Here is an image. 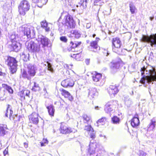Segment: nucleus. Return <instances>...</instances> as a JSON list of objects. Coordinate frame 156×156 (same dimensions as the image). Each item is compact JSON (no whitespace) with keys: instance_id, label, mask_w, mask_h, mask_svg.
Here are the masks:
<instances>
[{"instance_id":"43","label":"nucleus","mask_w":156,"mask_h":156,"mask_svg":"<svg viewBox=\"0 0 156 156\" xmlns=\"http://www.w3.org/2000/svg\"><path fill=\"white\" fill-rule=\"evenodd\" d=\"M47 63L48 64V69L51 72H53V69L52 68L51 65V64L48 62H47Z\"/></svg>"},{"instance_id":"56","label":"nucleus","mask_w":156,"mask_h":156,"mask_svg":"<svg viewBox=\"0 0 156 156\" xmlns=\"http://www.w3.org/2000/svg\"><path fill=\"white\" fill-rule=\"evenodd\" d=\"M96 36V34H94L92 35V37H94L95 36Z\"/></svg>"},{"instance_id":"31","label":"nucleus","mask_w":156,"mask_h":156,"mask_svg":"<svg viewBox=\"0 0 156 156\" xmlns=\"http://www.w3.org/2000/svg\"><path fill=\"white\" fill-rule=\"evenodd\" d=\"M156 121L155 119H152L151 120V122L147 127V129L149 131L153 130L156 126Z\"/></svg>"},{"instance_id":"8","label":"nucleus","mask_w":156,"mask_h":156,"mask_svg":"<svg viewBox=\"0 0 156 156\" xmlns=\"http://www.w3.org/2000/svg\"><path fill=\"white\" fill-rule=\"evenodd\" d=\"M10 39L12 44L10 46V48L12 50L17 52L19 49L18 43L16 41V37L14 34H12L10 36Z\"/></svg>"},{"instance_id":"25","label":"nucleus","mask_w":156,"mask_h":156,"mask_svg":"<svg viewBox=\"0 0 156 156\" xmlns=\"http://www.w3.org/2000/svg\"><path fill=\"white\" fill-rule=\"evenodd\" d=\"M8 128L6 125L2 124H0V136H3L6 132Z\"/></svg>"},{"instance_id":"17","label":"nucleus","mask_w":156,"mask_h":156,"mask_svg":"<svg viewBox=\"0 0 156 156\" xmlns=\"http://www.w3.org/2000/svg\"><path fill=\"white\" fill-rule=\"evenodd\" d=\"M91 74L92 80L94 82H99L102 77V74L98 73L96 71L92 72Z\"/></svg>"},{"instance_id":"16","label":"nucleus","mask_w":156,"mask_h":156,"mask_svg":"<svg viewBox=\"0 0 156 156\" xmlns=\"http://www.w3.org/2000/svg\"><path fill=\"white\" fill-rule=\"evenodd\" d=\"M74 84V81L72 79L69 78L63 80L61 83V85L64 87H72Z\"/></svg>"},{"instance_id":"59","label":"nucleus","mask_w":156,"mask_h":156,"mask_svg":"<svg viewBox=\"0 0 156 156\" xmlns=\"http://www.w3.org/2000/svg\"><path fill=\"white\" fill-rule=\"evenodd\" d=\"M96 1V2H99V1H101V0H95Z\"/></svg>"},{"instance_id":"46","label":"nucleus","mask_w":156,"mask_h":156,"mask_svg":"<svg viewBox=\"0 0 156 156\" xmlns=\"http://www.w3.org/2000/svg\"><path fill=\"white\" fill-rule=\"evenodd\" d=\"M3 154L4 156H6L7 155H9L8 153V147H7L3 151Z\"/></svg>"},{"instance_id":"49","label":"nucleus","mask_w":156,"mask_h":156,"mask_svg":"<svg viewBox=\"0 0 156 156\" xmlns=\"http://www.w3.org/2000/svg\"><path fill=\"white\" fill-rule=\"evenodd\" d=\"M90 59L87 58L85 60V62L87 65H88L90 64Z\"/></svg>"},{"instance_id":"2","label":"nucleus","mask_w":156,"mask_h":156,"mask_svg":"<svg viewBox=\"0 0 156 156\" xmlns=\"http://www.w3.org/2000/svg\"><path fill=\"white\" fill-rule=\"evenodd\" d=\"M6 62H7V65L10 67L9 69L11 73L12 74L15 73L17 70V63L18 62L16 58L8 56Z\"/></svg>"},{"instance_id":"37","label":"nucleus","mask_w":156,"mask_h":156,"mask_svg":"<svg viewBox=\"0 0 156 156\" xmlns=\"http://www.w3.org/2000/svg\"><path fill=\"white\" fill-rule=\"evenodd\" d=\"M41 90V88L39 84L35 82L34 83V85L32 88V90L35 92L39 91Z\"/></svg>"},{"instance_id":"10","label":"nucleus","mask_w":156,"mask_h":156,"mask_svg":"<svg viewBox=\"0 0 156 156\" xmlns=\"http://www.w3.org/2000/svg\"><path fill=\"white\" fill-rule=\"evenodd\" d=\"M100 40L99 38L97 37L96 38L95 40L92 41L90 42V46L92 51L96 52L98 50L100 49V47L98 44V42Z\"/></svg>"},{"instance_id":"55","label":"nucleus","mask_w":156,"mask_h":156,"mask_svg":"<svg viewBox=\"0 0 156 156\" xmlns=\"http://www.w3.org/2000/svg\"><path fill=\"white\" fill-rule=\"evenodd\" d=\"M2 88V87L0 86V91H1ZM2 97L0 96V100H2Z\"/></svg>"},{"instance_id":"51","label":"nucleus","mask_w":156,"mask_h":156,"mask_svg":"<svg viewBox=\"0 0 156 156\" xmlns=\"http://www.w3.org/2000/svg\"><path fill=\"white\" fill-rule=\"evenodd\" d=\"M23 145H24V147H25V148H27L28 147V144L27 143H26V142H24L23 143Z\"/></svg>"},{"instance_id":"54","label":"nucleus","mask_w":156,"mask_h":156,"mask_svg":"<svg viewBox=\"0 0 156 156\" xmlns=\"http://www.w3.org/2000/svg\"><path fill=\"white\" fill-rule=\"evenodd\" d=\"M154 19V16H151L150 17V20L151 21H152Z\"/></svg>"},{"instance_id":"39","label":"nucleus","mask_w":156,"mask_h":156,"mask_svg":"<svg viewBox=\"0 0 156 156\" xmlns=\"http://www.w3.org/2000/svg\"><path fill=\"white\" fill-rule=\"evenodd\" d=\"M130 11L132 14L135 13L136 9L135 5H133L130 4L129 5Z\"/></svg>"},{"instance_id":"6","label":"nucleus","mask_w":156,"mask_h":156,"mask_svg":"<svg viewBox=\"0 0 156 156\" xmlns=\"http://www.w3.org/2000/svg\"><path fill=\"white\" fill-rule=\"evenodd\" d=\"M64 24L68 28H73L75 27L76 23L73 19L69 14H68L64 17Z\"/></svg>"},{"instance_id":"41","label":"nucleus","mask_w":156,"mask_h":156,"mask_svg":"<svg viewBox=\"0 0 156 156\" xmlns=\"http://www.w3.org/2000/svg\"><path fill=\"white\" fill-rule=\"evenodd\" d=\"M42 140L43 142H40L41 147L44 146H45V144H48V141L47 139L43 138Z\"/></svg>"},{"instance_id":"38","label":"nucleus","mask_w":156,"mask_h":156,"mask_svg":"<svg viewBox=\"0 0 156 156\" xmlns=\"http://www.w3.org/2000/svg\"><path fill=\"white\" fill-rule=\"evenodd\" d=\"M2 85L10 94H12L13 93V90L11 87L5 84H2Z\"/></svg>"},{"instance_id":"19","label":"nucleus","mask_w":156,"mask_h":156,"mask_svg":"<svg viewBox=\"0 0 156 156\" xmlns=\"http://www.w3.org/2000/svg\"><path fill=\"white\" fill-rule=\"evenodd\" d=\"M115 102L114 101L107 102L105 105V110L107 113H108L112 110V108L115 106Z\"/></svg>"},{"instance_id":"32","label":"nucleus","mask_w":156,"mask_h":156,"mask_svg":"<svg viewBox=\"0 0 156 156\" xmlns=\"http://www.w3.org/2000/svg\"><path fill=\"white\" fill-rule=\"evenodd\" d=\"M54 104L59 108H62L64 106L65 102L61 98L60 99L55 101Z\"/></svg>"},{"instance_id":"21","label":"nucleus","mask_w":156,"mask_h":156,"mask_svg":"<svg viewBox=\"0 0 156 156\" xmlns=\"http://www.w3.org/2000/svg\"><path fill=\"white\" fill-rule=\"evenodd\" d=\"M50 42L49 39L46 37L43 36L40 38V42L42 48L48 47Z\"/></svg>"},{"instance_id":"42","label":"nucleus","mask_w":156,"mask_h":156,"mask_svg":"<svg viewBox=\"0 0 156 156\" xmlns=\"http://www.w3.org/2000/svg\"><path fill=\"white\" fill-rule=\"evenodd\" d=\"M60 39L61 41L64 43H66L68 41L67 39L65 36L61 37H60Z\"/></svg>"},{"instance_id":"29","label":"nucleus","mask_w":156,"mask_h":156,"mask_svg":"<svg viewBox=\"0 0 156 156\" xmlns=\"http://www.w3.org/2000/svg\"><path fill=\"white\" fill-rule=\"evenodd\" d=\"M149 43L152 47H153V45L156 44V34H151L149 36Z\"/></svg>"},{"instance_id":"52","label":"nucleus","mask_w":156,"mask_h":156,"mask_svg":"<svg viewBox=\"0 0 156 156\" xmlns=\"http://www.w3.org/2000/svg\"><path fill=\"white\" fill-rule=\"evenodd\" d=\"M11 106L10 105L8 104L7 105V107L6 109V112H8L9 109L10 108Z\"/></svg>"},{"instance_id":"35","label":"nucleus","mask_w":156,"mask_h":156,"mask_svg":"<svg viewBox=\"0 0 156 156\" xmlns=\"http://www.w3.org/2000/svg\"><path fill=\"white\" fill-rule=\"evenodd\" d=\"M111 122L114 124H119L120 122V119L117 116H113L111 118Z\"/></svg>"},{"instance_id":"34","label":"nucleus","mask_w":156,"mask_h":156,"mask_svg":"<svg viewBox=\"0 0 156 156\" xmlns=\"http://www.w3.org/2000/svg\"><path fill=\"white\" fill-rule=\"evenodd\" d=\"M24 35H26L27 36L29 35L31 33L30 30V26H26L23 28V29L22 30Z\"/></svg>"},{"instance_id":"1","label":"nucleus","mask_w":156,"mask_h":156,"mask_svg":"<svg viewBox=\"0 0 156 156\" xmlns=\"http://www.w3.org/2000/svg\"><path fill=\"white\" fill-rule=\"evenodd\" d=\"M140 71L143 77L141 78L140 82L143 84L145 83V80L150 83L152 82L156 81V71L154 67L148 65L141 68Z\"/></svg>"},{"instance_id":"5","label":"nucleus","mask_w":156,"mask_h":156,"mask_svg":"<svg viewBox=\"0 0 156 156\" xmlns=\"http://www.w3.org/2000/svg\"><path fill=\"white\" fill-rule=\"evenodd\" d=\"M36 73L34 67L33 66H31L28 67L27 72L25 70L23 71L21 73V76L22 77L30 80L32 77L35 75Z\"/></svg>"},{"instance_id":"22","label":"nucleus","mask_w":156,"mask_h":156,"mask_svg":"<svg viewBox=\"0 0 156 156\" xmlns=\"http://www.w3.org/2000/svg\"><path fill=\"white\" fill-rule=\"evenodd\" d=\"M82 118L84 123L88 124L89 122H92L91 117L89 115L84 114L82 115Z\"/></svg>"},{"instance_id":"40","label":"nucleus","mask_w":156,"mask_h":156,"mask_svg":"<svg viewBox=\"0 0 156 156\" xmlns=\"http://www.w3.org/2000/svg\"><path fill=\"white\" fill-rule=\"evenodd\" d=\"M93 130L94 129L90 125H86L84 127V130L86 131L90 132L93 131Z\"/></svg>"},{"instance_id":"36","label":"nucleus","mask_w":156,"mask_h":156,"mask_svg":"<svg viewBox=\"0 0 156 156\" xmlns=\"http://www.w3.org/2000/svg\"><path fill=\"white\" fill-rule=\"evenodd\" d=\"M140 41L142 42L149 43V36L143 35Z\"/></svg>"},{"instance_id":"14","label":"nucleus","mask_w":156,"mask_h":156,"mask_svg":"<svg viewBox=\"0 0 156 156\" xmlns=\"http://www.w3.org/2000/svg\"><path fill=\"white\" fill-rule=\"evenodd\" d=\"M30 91L26 89H24L18 92V95L20 97V99L23 102L25 100V96L30 97Z\"/></svg>"},{"instance_id":"26","label":"nucleus","mask_w":156,"mask_h":156,"mask_svg":"<svg viewBox=\"0 0 156 156\" xmlns=\"http://www.w3.org/2000/svg\"><path fill=\"white\" fill-rule=\"evenodd\" d=\"M41 27L44 29L46 32H48L50 31V27L48 26V23L46 20H44L41 22Z\"/></svg>"},{"instance_id":"45","label":"nucleus","mask_w":156,"mask_h":156,"mask_svg":"<svg viewBox=\"0 0 156 156\" xmlns=\"http://www.w3.org/2000/svg\"><path fill=\"white\" fill-rule=\"evenodd\" d=\"M92 133L90 134V136L91 138L93 139L96 137L95 133L94 132V130L93 131H91Z\"/></svg>"},{"instance_id":"3","label":"nucleus","mask_w":156,"mask_h":156,"mask_svg":"<svg viewBox=\"0 0 156 156\" xmlns=\"http://www.w3.org/2000/svg\"><path fill=\"white\" fill-rule=\"evenodd\" d=\"M30 5L27 0H22L20 2L18 6V11L21 15L24 16L26 12L30 9Z\"/></svg>"},{"instance_id":"58","label":"nucleus","mask_w":156,"mask_h":156,"mask_svg":"<svg viewBox=\"0 0 156 156\" xmlns=\"http://www.w3.org/2000/svg\"><path fill=\"white\" fill-rule=\"evenodd\" d=\"M44 91H45V92H47L46 89L45 88L44 89Z\"/></svg>"},{"instance_id":"9","label":"nucleus","mask_w":156,"mask_h":156,"mask_svg":"<svg viewBox=\"0 0 156 156\" xmlns=\"http://www.w3.org/2000/svg\"><path fill=\"white\" fill-rule=\"evenodd\" d=\"M27 48L29 51L33 52H38L40 50V45L35 43L34 42L31 41L28 43L27 46Z\"/></svg>"},{"instance_id":"20","label":"nucleus","mask_w":156,"mask_h":156,"mask_svg":"<svg viewBox=\"0 0 156 156\" xmlns=\"http://www.w3.org/2000/svg\"><path fill=\"white\" fill-rule=\"evenodd\" d=\"M61 95L65 98H67L69 101H72L73 99V98L70 94L67 91L63 89L60 90Z\"/></svg>"},{"instance_id":"11","label":"nucleus","mask_w":156,"mask_h":156,"mask_svg":"<svg viewBox=\"0 0 156 156\" xmlns=\"http://www.w3.org/2000/svg\"><path fill=\"white\" fill-rule=\"evenodd\" d=\"M107 90L110 95H113L114 96L117 94L119 91L118 87L116 84L110 85L107 88Z\"/></svg>"},{"instance_id":"57","label":"nucleus","mask_w":156,"mask_h":156,"mask_svg":"<svg viewBox=\"0 0 156 156\" xmlns=\"http://www.w3.org/2000/svg\"><path fill=\"white\" fill-rule=\"evenodd\" d=\"M7 113H8V112H6V113L5 114V116L7 117H8V116Z\"/></svg>"},{"instance_id":"7","label":"nucleus","mask_w":156,"mask_h":156,"mask_svg":"<svg viewBox=\"0 0 156 156\" xmlns=\"http://www.w3.org/2000/svg\"><path fill=\"white\" fill-rule=\"evenodd\" d=\"M112 47L113 51L118 53L119 51L118 49L121 46V41L119 37H116L112 38Z\"/></svg>"},{"instance_id":"18","label":"nucleus","mask_w":156,"mask_h":156,"mask_svg":"<svg viewBox=\"0 0 156 156\" xmlns=\"http://www.w3.org/2000/svg\"><path fill=\"white\" fill-rule=\"evenodd\" d=\"M88 149V152L90 156H97L95 153V149L97 147L96 144L95 143H90Z\"/></svg>"},{"instance_id":"48","label":"nucleus","mask_w":156,"mask_h":156,"mask_svg":"<svg viewBox=\"0 0 156 156\" xmlns=\"http://www.w3.org/2000/svg\"><path fill=\"white\" fill-rule=\"evenodd\" d=\"M6 75V73L2 72V69L0 68V76H5Z\"/></svg>"},{"instance_id":"30","label":"nucleus","mask_w":156,"mask_h":156,"mask_svg":"<svg viewBox=\"0 0 156 156\" xmlns=\"http://www.w3.org/2000/svg\"><path fill=\"white\" fill-rule=\"evenodd\" d=\"M75 53H71L70 56L72 58L75 59L77 61H80L82 59V54L81 53H76L75 51Z\"/></svg>"},{"instance_id":"47","label":"nucleus","mask_w":156,"mask_h":156,"mask_svg":"<svg viewBox=\"0 0 156 156\" xmlns=\"http://www.w3.org/2000/svg\"><path fill=\"white\" fill-rule=\"evenodd\" d=\"M102 52L104 55L106 56H107L109 54V53H108V51L107 49H104L103 50Z\"/></svg>"},{"instance_id":"50","label":"nucleus","mask_w":156,"mask_h":156,"mask_svg":"<svg viewBox=\"0 0 156 156\" xmlns=\"http://www.w3.org/2000/svg\"><path fill=\"white\" fill-rule=\"evenodd\" d=\"M13 114V111L11 109H10L9 110V117H10L11 116H12Z\"/></svg>"},{"instance_id":"60","label":"nucleus","mask_w":156,"mask_h":156,"mask_svg":"<svg viewBox=\"0 0 156 156\" xmlns=\"http://www.w3.org/2000/svg\"><path fill=\"white\" fill-rule=\"evenodd\" d=\"M5 18H6V17H4Z\"/></svg>"},{"instance_id":"44","label":"nucleus","mask_w":156,"mask_h":156,"mask_svg":"<svg viewBox=\"0 0 156 156\" xmlns=\"http://www.w3.org/2000/svg\"><path fill=\"white\" fill-rule=\"evenodd\" d=\"M147 154L143 151H139L138 154L139 156H147Z\"/></svg>"},{"instance_id":"4","label":"nucleus","mask_w":156,"mask_h":156,"mask_svg":"<svg viewBox=\"0 0 156 156\" xmlns=\"http://www.w3.org/2000/svg\"><path fill=\"white\" fill-rule=\"evenodd\" d=\"M59 130L61 133L65 135L69 134L73 132L77 131L76 129L68 126L67 124L64 122L61 123Z\"/></svg>"},{"instance_id":"12","label":"nucleus","mask_w":156,"mask_h":156,"mask_svg":"<svg viewBox=\"0 0 156 156\" xmlns=\"http://www.w3.org/2000/svg\"><path fill=\"white\" fill-rule=\"evenodd\" d=\"M39 115L38 113L35 112H33L29 116V123L34 124H37L39 121Z\"/></svg>"},{"instance_id":"15","label":"nucleus","mask_w":156,"mask_h":156,"mask_svg":"<svg viewBox=\"0 0 156 156\" xmlns=\"http://www.w3.org/2000/svg\"><path fill=\"white\" fill-rule=\"evenodd\" d=\"M88 97L91 99L95 98L98 95V92L95 88H90L88 90Z\"/></svg>"},{"instance_id":"28","label":"nucleus","mask_w":156,"mask_h":156,"mask_svg":"<svg viewBox=\"0 0 156 156\" xmlns=\"http://www.w3.org/2000/svg\"><path fill=\"white\" fill-rule=\"evenodd\" d=\"M108 122V119L107 118L105 117H102L96 121V123L98 126L101 125H104L105 124Z\"/></svg>"},{"instance_id":"27","label":"nucleus","mask_w":156,"mask_h":156,"mask_svg":"<svg viewBox=\"0 0 156 156\" xmlns=\"http://www.w3.org/2000/svg\"><path fill=\"white\" fill-rule=\"evenodd\" d=\"M119 67L120 64L118 62H110V67L112 70H116L119 69Z\"/></svg>"},{"instance_id":"23","label":"nucleus","mask_w":156,"mask_h":156,"mask_svg":"<svg viewBox=\"0 0 156 156\" xmlns=\"http://www.w3.org/2000/svg\"><path fill=\"white\" fill-rule=\"evenodd\" d=\"M70 43L71 45V47L69 48H68L67 49L68 51L69 52L72 51V49L75 48H76L78 47L81 44V42H73V41H71Z\"/></svg>"},{"instance_id":"53","label":"nucleus","mask_w":156,"mask_h":156,"mask_svg":"<svg viewBox=\"0 0 156 156\" xmlns=\"http://www.w3.org/2000/svg\"><path fill=\"white\" fill-rule=\"evenodd\" d=\"M80 2H82V3L83 4L84 2L85 3H87V0H81Z\"/></svg>"},{"instance_id":"33","label":"nucleus","mask_w":156,"mask_h":156,"mask_svg":"<svg viewBox=\"0 0 156 156\" xmlns=\"http://www.w3.org/2000/svg\"><path fill=\"white\" fill-rule=\"evenodd\" d=\"M80 37V34L78 31L75 30L71 31V34L69 35L70 37H74L76 38H78Z\"/></svg>"},{"instance_id":"24","label":"nucleus","mask_w":156,"mask_h":156,"mask_svg":"<svg viewBox=\"0 0 156 156\" xmlns=\"http://www.w3.org/2000/svg\"><path fill=\"white\" fill-rule=\"evenodd\" d=\"M46 107L49 115L51 117H53L55 112L54 105L52 104H50L47 106Z\"/></svg>"},{"instance_id":"13","label":"nucleus","mask_w":156,"mask_h":156,"mask_svg":"<svg viewBox=\"0 0 156 156\" xmlns=\"http://www.w3.org/2000/svg\"><path fill=\"white\" fill-rule=\"evenodd\" d=\"M130 124L133 128H136L140 125V121L139 115L137 114H135L130 120Z\"/></svg>"}]
</instances>
